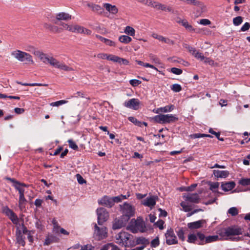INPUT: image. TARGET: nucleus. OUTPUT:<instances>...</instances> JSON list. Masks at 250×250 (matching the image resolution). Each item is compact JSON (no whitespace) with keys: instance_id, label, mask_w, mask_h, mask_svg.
Listing matches in <instances>:
<instances>
[{"instance_id":"680f3d73","label":"nucleus","mask_w":250,"mask_h":250,"mask_svg":"<svg viewBox=\"0 0 250 250\" xmlns=\"http://www.w3.org/2000/svg\"><path fill=\"white\" fill-rule=\"evenodd\" d=\"M197 186V184H193L190 185V186L187 187L185 188V191H192L194 190V188Z\"/></svg>"},{"instance_id":"ea45409f","label":"nucleus","mask_w":250,"mask_h":250,"mask_svg":"<svg viewBox=\"0 0 250 250\" xmlns=\"http://www.w3.org/2000/svg\"><path fill=\"white\" fill-rule=\"evenodd\" d=\"M239 184L243 186H246L250 185V178H242L238 182Z\"/></svg>"},{"instance_id":"864d4df0","label":"nucleus","mask_w":250,"mask_h":250,"mask_svg":"<svg viewBox=\"0 0 250 250\" xmlns=\"http://www.w3.org/2000/svg\"><path fill=\"white\" fill-rule=\"evenodd\" d=\"M170 71L173 74L176 75H180L182 73V70L176 67H172L171 68Z\"/></svg>"},{"instance_id":"6e6d98bb","label":"nucleus","mask_w":250,"mask_h":250,"mask_svg":"<svg viewBox=\"0 0 250 250\" xmlns=\"http://www.w3.org/2000/svg\"><path fill=\"white\" fill-rule=\"evenodd\" d=\"M78 182L80 184H83L86 183V181L83 178L80 174H77L76 175Z\"/></svg>"},{"instance_id":"f8f14e48","label":"nucleus","mask_w":250,"mask_h":250,"mask_svg":"<svg viewBox=\"0 0 250 250\" xmlns=\"http://www.w3.org/2000/svg\"><path fill=\"white\" fill-rule=\"evenodd\" d=\"M166 243L168 245L178 243L177 237L172 229H168L165 234Z\"/></svg>"},{"instance_id":"7c9ffc66","label":"nucleus","mask_w":250,"mask_h":250,"mask_svg":"<svg viewBox=\"0 0 250 250\" xmlns=\"http://www.w3.org/2000/svg\"><path fill=\"white\" fill-rule=\"evenodd\" d=\"M137 244H142L145 247L149 244L148 240L146 239L144 237H138L136 239Z\"/></svg>"},{"instance_id":"4d7b16f0","label":"nucleus","mask_w":250,"mask_h":250,"mask_svg":"<svg viewBox=\"0 0 250 250\" xmlns=\"http://www.w3.org/2000/svg\"><path fill=\"white\" fill-rule=\"evenodd\" d=\"M186 48H187L188 49V51L191 54H192V55H193L194 56L195 55L196 53L198 52V51H197L195 48H193L189 45H187V46H186Z\"/></svg>"},{"instance_id":"393cba45","label":"nucleus","mask_w":250,"mask_h":250,"mask_svg":"<svg viewBox=\"0 0 250 250\" xmlns=\"http://www.w3.org/2000/svg\"><path fill=\"white\" fill-rule=\"evenodd\" d=\"M113 57L112 62H118L120 64L128 65L129 64V61L125 59L115 55H114Z\"/></svg>"},{"instance_id":"338daca9","label":"nucleus","mask_w":250,"mask_h":250,"mask_svg":"<svg viewBox=\"0 0 250 250\" xmlns=\"http://www.w3.org/2000/svg\"><path fill=\"white\" fill-rule=\"evenodd\" d=\"M93 247L91 245H86L83 246H81L80 250H92Z\"/></svg>"},{"instance_id":"20e7f679","label":"nucleus","mask_w":250,"mask_h":250,"mask_svg":"<svg viewBox=\"0 0 250 250\" xmlns=\"http://www.w3.org/2000/svg\"><path fill=\"white\" fill-rule=\"evenodd\" d=\"M11 56L17 60L24 62L26 64H34L32 56L29 53L20 50H15L11 52Z\"/></svg>"},{"instance_id":"69168bd1","label":"nucleus","mask_w":250,"mask_h":250,"mask_svg":"<svg viewBox=\"0 0 250 250\" xmlns=\"http://www.w3.org/2000/svg\"><path fill=\"white\" fill-rule=\"evenodd\" d=\"M250 28V24L249 22H246L241 28L242 31H246L248 30Z\"/></svg>"},{"instance_id":"2f4dec72","label":"nucleus","mask_w":250,"mask_h":250,"mask_svg":"<svg viewBox=\"0 0 250 250\" xmlns=\"http://www.w3.org/2000/svg\"><path fill=\"white\" fill-rule=\"evenodd\" d=\"M119 40L120 42L126 44L129 43L132 41V39L128 36L122 35L119 37Z\"/></svg>"},{"instance_id":"9b49d317","label":"nucleus","mask_w":250,"mask_h":250,"mask_svg":"<svg viewBox=\"0 0 250 250\" xmlns=\"http://www.w3.org/2000/svg\"><path fill=\"white\" fill-rule=\"evenodd\" d=\"M98 215V223L99 225H102L106 221L109 217L108 212L106 209L103 208H100L97 209Z\"/></svg>"},{"instance_id":"4c0bfd02","label":"nucleus","mask_w":250,"mask_h":250,"mask_svg":"<svg viewBox=\"0 0 250 250\" xmlns=\"http://www.w3.org/2000/svg\"><path fill=\"white\" fill-rule=\"evenodd\" d=\"M174 106L173 105L171 104L170 105L166 106L163 107H160V110L161 111V112L166 113V112H170V111H171L172 110H173L174 109Z\"/></svg>"},{"instance_id":"473e14b6","label":"nucleus","mask_w":250,"mask_h":250,"mask_svg":"<svg viewBox=\"0 0 250 250\" xmlns=\"http://www.w3.org/2000/svg\"><path fill=\"white\" fill-rule=\"evenodd\" d=\"M52 223L53 225V232L55 233H58L59 232V229H60L61 228L57 221L54 218L52 221Z\"/></svg>"},{"instance_id":"5fc2aeb1","label":"nucleus","mask_w":250,"mask_h":250,"mask_svg":"<svg viewBox=\"0 0 250 250\" xmlns=\"http://www.w3.org/2000/svg\"><path fill=\"white\" fill-rule=\"evenodd\" d=\"M130 84L133 86H136L141 83V82L139 80L133 79L129 81Z\"/></svg>"},{"instance_id":"603ef678","label":"nucleus","mask_w":250,"mask_h":250,"mask_svg":"<svg viewBox=\"0 0 250 250\" xmlns=\"http://www.w3.org/2000/svg\"><path fill=\"white\" fill-rule=\"evenodd\" d=\"M177 234L180 239H181L183 241L185 240V237L184 236V232L182 229H180L177 231Z\"/></svg>"},{"instance_id":"a19ab883","label":"nucleus","mask_w":250,"mask_h":250,"mask_svg":"<svg viewBox=\"0 0 250 250\" xmlns=\"http://www.w3.org/2000/svg\"><path fill=\"white\" fill-rule=\"evenodd\" d=\"M242 22L243 18L241 16L236 17L233 19V23L236 26L240 25Z\"/></svg>"},{"instance_id":"cd10ccee","label":"nucleus","mask_w":250,"mask_h":250,"mask_svg":"<svg viewBox=\"0 0 250 250\" xmlns=\"http://www.w3.org/2000/svg\"><path fill=\"white\" fill-rule=\"evenodd\" d=\"M187 241L190 243L197 244V242H198L197 233L196 234H189Z\"/></svg>"},{"instance_id":"a878e982","label":"nucleus","mask_w":250,"mask_h":250,"mask_svg":"<svg viewBox=\"0 0 250 250\" xmlns=\"http://www.w3.org/2000/svg\"><path fill=\"white\" fill-rule=\"evenodd\" d=\"M164 123H170L172 122H175L178 121V118L175 117L174 115L170 114H164Z\"/></svg>"},{"instance_id":"052dcab7","label":"nucleus","mask_w":250,"mask_h":250,"mask_svg":"<svg viewBox=\"0 0 250 250\" xmlns=\"http://www.w3.org/2000/svg\"><path fill=\"white\" fill-rule=\"evenodd\" d=\"M219 185V184L218 182L211 183L210 185V189L215 192V189H216L218 188Z\"/></svg>"},{"instance_id":"09e8293b","label":"nucleus","mask_w":250,"mask_h":250,"mask_svg":"<svg viewBox=\"0 0 250 250\" xmlns=\"http://www.w3.org/2000/svg\"><path fill=\"white\" fill-rule=\"evenodd\" d=\"M149 57L150 59L153 62H154L156 63H160V60L158 58H157L155 55L153 54H150L149 55Z\"/></svg>"},{"instance_id":"f03ea898","label":"nucleus","mask_w":250,"mask_h":250,"mask_svg":"<svg viewBox=\"0 0 250 250\" xmlns=\"http://www.w3.org/2000/svg\"><path fill=\"white\" fill-rule=\"evenodd\" d=\"M34 54L38 57L41 61L45 63H49L53 67L65 71H72L74 69L67 65L62 62H60L52 57H48L46 54L42 52L35 51Z\"/></svg>"},{"instance_id":"6ab92c4d","label":"nucleus","mask_w":250,"mask_h":250,"mask_svg":"<svg viewBox=\"0 0 250 250\" xmlns=\"http://www.w3.org/2000/svg\"><path fill=\"white\" fill-rule=\"evenodd\" d=\"M87 6L90 8L92 11L96 12L98 14H102L104 13L103 8L99 4L93 3H88Z\"/></svg>"},{"instance_id":"1a4fd4ad","label":"nucleus","mask_w":250,"mask_h":250,"mask_svg":"<svg viewBox=\"0 0 250 250\" xmlns=\"http://www.w3.org/2000/svg\"><path fill=\"white\" fill-rule=\"evenodd\" d=\"M120 207L123 210L124 217L125 219L128 220L130 217L134 214V208L130 204L125 203L123 205H120Z\"/></svg>"},{"instance_id":"58836bf2","label":"nucleus","mask_w":250,"mask_h":250,"mask_svg":"<svg viewBox=\"0 0 250 250\" xmlns=\"http://www.w3.org/2000/svg\"><path fill=\"white\" fill-rule=\"evenodd\" d=\"M200 10V14L207 12L206 6L201 1H199V4L196 5Z\"/></svg>"},{"instance_id":"7ed1b4c3","label":"nucleus","mask_w":250,"mask_h":250,"mask_svg":"<svg viewBox=\"0 0 250 250\" xmlns=\"http://www.w3.org/2000/svg\"><path fill=\"white\" fill-rule=\"evenodd\" d=\"M127 229L133 233L138 231L144 232L146 230L145 222L142 218L138 217L136 220L132 219Z\"/></svg>"},{"instance_id":"f704fd0d","label":"nucleus","mask_w":250,"mask_h":250,"mask_svg":"<svg viewBox=\"0 0 250 250\" xmlns=\"http://www.w3.org/2000/svg\"><path fill=\"white\" fill-rule=\"evenodd\" d=\"M154 121L159 124H165L164 123V114H160L156 115L154 117Z\"/></svg>"},{"instance_id":"2eb2a0df","label":"nucleus","mask_w":250,"mask_h":250,"mask_svg":"<svg viewBox=\"0 0 250 250\" xmlns=\"http://www.w3.org/2000/svg\"><path fill=\"white\" fill-rule=\"evenodd\" d=\"M183 198L185 201L192 203L197 204L200 201V196L196 193L185 194Z\"/></svg>"},{"instance_id":"423d86ee","label":"nucleus","mask_w":250,"mask_h":250,"mask_svg":"<svg viewBox=\"0 0 250 250\" xmlns=\"http://www.w3.org/2000/svg\"><path fill=\"white\" fill-rule=\"evenodd\" d=\"M197 236L198 242H197V244L199 245H204L208 243L215 242L219 239L218 235H209L206 236L201 232H197Z\"/></svg>"},{"instance_id":"39448f33","label":"nucleus","mask_w":250,"mask_h":250,"mask_svg":"<svg viewBox=\"0 0 250 250\" xmlns=\"http://www.w3.org/2000/svg\"><path fill=\"white\" fill-rule=\"evenodd\" d=\"M72 19V16L65 12H60L51 16L49 19V23L53 25H59L62 21H69Z\"/></svg>"},{"instance_id":"bf43d9fd","label":"nucleus","mask_w":250,"mask_h":250,"mask_svg":"<svg viewBox=\"0 0 250 250\" xmlns=\"http://www.w3.org/2000/svg\"><path fill=\"white\" fill-rule=\"evenodd\" d=\"M199 23L204 25H209L211 23V21L206 19H203L200 20Z\"/></svg>"},{"instance_id":"a211bd4d","label":"nucleus","mask_w":250,"mask_h":250,"mask_svg":"<svg viewBox=\"0 0 250 250\" xmlns=\"http://www.w3.org/2000/svg\"><path fill=\"white\" fill-rule=\"evenodd\" d=\"M104 8L112 15H116L119 11L118 8L115 5H112L109 3H104L103 4Z\"/></svg>"},{"instance_id":"0e129e2a","label":"nucleus","mask_w":250,"mask_h":250,"mask_svg":"<svg viewBox=\"0 0 250 250\" xmlns=\"http://www.w3.org/2000/svg\"><path fill=\"white\" fill-rule=\"evenodd\" d=\"M164 224V221L162 220H159L158 221L155 225L158 227L160 229H164L163 225Z\"/></svg>"},{"instance_id":"9d476101","label":"nucleus","mask_w":250,"mask_h":250,"mask_svg":"<svg viewBox=\"0 0 250 250\" xmlns=\"http://www.w3.org/2000/svg\"><path fill=\"white\" fill-rule=\"evenodd\" d=\"M132 235L126 232L121 231L116 236L117 243L120 245L126 246L128 243L127 241L130 239Z\"/></svg>"},{"instance_id":"4be33fe9","label":"nucleus","mask_w":250,"mask_h":250,"mask_svg":"<svg viewBox=\"0 0 250 250\" xmlns=\"http://www.w3.org/2000/svg\"><path fill=\"white\" fill-rule=\"evenodd\" d=\"M235 186V183L233 181L227 182L226 183H222L221 188L225 191H229L233 189Z\"/></svg>"},{"instance_id":"3c124183","label":"nucleus","mask_w":250,"mask_h":250,"mask_svg":"<svg viewBox=\"0 0 250 250\" xmlns=\"http://www.w3.org/2000/svg\"><path fill=\"white\" fill-rule=\"evenodd\" d=\"M159 240L158 237H156V238L152 240L151 242L150 245L152 248H156L159 245Z\"/></svg>"},{"instance_id":"37998d69","label":"nucleus","mask_w":250,"mask_h":250,"mask_svg":"<svg viewBox=\"0 0 250 250\" xmlns=\"http://www.w3.org/2000/svg\"><path fill=\"white\" fill-rule=\"evenodd\" d=\"M68 103L67 101L66 100H60L55 102H53L50 104V105L52 106H59L63 104H65Z\"/></svg>"},{"instance_id":"49530a36","label":"nucleus","mask_w":250,"mask_h":250,"mask_svg":"<svg viewBox=\"0 0 250 250\" xmlns=\"http://www.w3.org/2000/svg\"><path fill=\"white\" fill-rule=\"evenodd\" d=\"M68 143L70 148L75 150L78 149V146L72 140H68Z\"/></svg>"},{"instance_id":"e2e57ef3","label":"nucleus","mask_w":250,"mask_h":250,"mask_svg":"<svg viewBox=\"0 0 250 250\" xmlns=\"http://www.w3.org/2000/svg\"><path fill=\"white\" fill-rule=\"evenodd\" d=\"M3 212L8 217H9L14 213V212L11 209L7 207H6L3 209Z\"/></svg>"},{"instance_id":"f3484780","label":"nucleus","mask_w":250,"mask_h":250,"mask_svg":"<svg viewBox=\"0 0 250 250\" xmlns=\"http://www.w3.org/2000/svg\"><path fill=\"white\" fill-rule=\"evenodd\" d=\"M98 203L101 205L104 206L108 208H111L114 205V201L113 200L112 198L104 196L98 201Z\"/></svg>"},{"instance_id":"4468645a","label":"nucleus","mask_w":250,"mask_h":250,"mask_svg":"<svg viewBox=\"0 0 250 250\" xmlns=\"http://www.w3.org/2000/svg\"><path fill=\"white\" fill-rule=\"evenodd\" d=\"M140 103L138 99L133 98L127 101H125L124 103L125 106L133 109L134 110H137L139 108Z\"/></svg>"},{"instance_id":"774afa93","label":"nucleus","mask_w":250,"mask_h":250,"mask_svg":"<svg viewBox=\"0 0 250 250\" xmlns=\"http://www.w3.org/2000/svg\"><path fill=\"white\" fill-rule=\"evenodd\" d=\"M109 250H120V249L116 245L112 243H109Z\"/></svg>"},{"instance_id":"ddd939ff","label":"nucleus","mask_w":250,"mask_h":250,"mask_svg":"<svg viewBox=\"0 0 250 250\" xmlns=\"http://www.w3.org/2000/svg\"><path fill=\"white\" fill-rule=\"evenodd\" d=\"M94 229V234L97 236L99 240L104 239L106 237L107 232L106 228H100L95 224Z\"/></svg>"},{"instance_id":"13d9d810","label":"nucleus","mask_w":250,"mask_h":250,"mask_svg":"<svg viewBox=\"0 0 250 250\" xmlns=\"http://www.w3.org/2000/svg\"><path fill=\"white\" fill-rule=\"evenodd\" d=\"M104 42L107 45L110 46H115L116 45L115 42H114L106 38Z\"/></svg>"},{"instance_id":"79ce46f5","label":"nucleus","mask_w":250,"mask_h":250,"mask_svg":"<svg viewBox=\"0 0 250 250\" xmlns=\"http://www.w3.org/2000/svg\"><path fill=\"white\" fill-rule=\"evenodd\" d=\"M228 213L231 216H236L238 214V210L236 207L230 208L228 211Z\"/></svg>"},{"instance_id":"c756f323","label":"nucleus","mask_w":250,"mask_h":250,"mask_svg":"<svg viewBox=\"0 0 250 250\" xmlns=\"http://www.w3.org/2000/svg\"><path fill=\"white\" fill-rule=\"evenodd\" d=\"M114 55H108L106 53H99L97 55V57L101 59H107L112 61Z\"/></svg>"},{"instance_id":"8fccbe9b","label":"nucleus","mask_w":250,"mask_h":250,"mask_svg":"<svg viewBox=\"0 0 250 250\" xmlns=\"http://www.w3.org/2000/svg\"><path fill=\"white\" fill-rule=\"evenodd\" d=\"M152 37L154 38V39H157L160 42H164V41L165 39V37H163V36L158 35L156 33H153L152 34Z\"/></svg>"},{"instance_id":"5701e85b","label":"nucleus","mask_w":250,"mask_h":250,"mask_svg":"<svg viewBox=\"0 0 250 250\" xmlns=\"http://www.w3.org/2000/svg\"><path fill=\"white\" fill-rule=\"evenodd\" d=\"M59 238L53 235H48L45 239L44 243V245H49L53 243L58 242Z\"/></svg>"},{"instance_id":"b1692460","label":"nucleus","mask_w":250,"mask_h":250,"mask_svg":"<svg viewBox=\"0 0 250 250\" xmlns=\"http://www.w3.org/2000/svg\"><path fill=\"white\" fill-rule=\"evenodd\" d=\"M213 174L218 178H226L229 175V172L227 170H214Z\"/></svg>"},{"instance_id":"72a5a7b5","label":"nucleus","mask_w":250,"mask_h":250,"mask_svg":"<svg viewBox=\"0 0 250 250\" xmlns=\"http://www.w3.org/2000/svg\"><path fill=\"white\" fill-rule=\"evenodd\" d=\"M125 33L131 36H134L135 35V30L131 26H127L125 29Z\"/></svg>"},{"instance_id":"f257e3e1","label":"nucleus","mask_w":250,"mask_h":250,"mask_svg":"<svg viewBox=\"0 0 250 250\" xmlns=\"http://www.w3.org/2000/svg\"><path fill=\"white\" fill-rule=\"evenodd\" d=\"M60 26V27H58L57 25L47 22H44L43 24V28L46 30L53 34H59L63 30L81 34L83 32V26L78 24H68L65 22H61Z\"/></svg>"},{"instance_id":"aec40b11","label":"nucleus","mask_w":250,"mask_h":250,"mask_svg":"<svg viewBox=\"0 0 250 250\" xmlns=\"http://www.w3.org/2000/svg\"><path fill=\"white\" fill-rule=\"evenodd\" d=\"M205 222L204 220H200L196 222L189 223L188 227L190 229H197L202 227L203 224Z\"/></svg>"},{"instance_id":"a18cd8bd","label":"nucleus","mask_w":250,"mask_h":250,"mask_svg":"<svg viewBox=\"0 0 250 250\" xmlns=\"http://www.w3.org/2000/svg\"><path fill=\"white\" fill-rule=\"evenodd\" d=\"M9 218L14 224L17 225L19 223L18 217L14 212Z\"/></svg>"},{"instance_id":"412c9836","label":"nucleus","mask_w":250,"mask_h":250,"mask_svg":"<svg viewBox=\"0 0 250 250\" xmlns=\"http://www.w3.org/2000/svg\"><path fill=\"white\" fill-rule=\"evenodd\" d=\"M156 198L155 196H152L146 199L143 202V205L148 207H152L156 204Z\"/></svg>"},{"instance_id":"bb28decb","label":"nucleus","mask_w":250,"mask_h":250,"mask_svg":"<svg viewBox=\"0 0 250 250\" xmlns=\"http://www.w3.org/2000/svg\"><path fill=\"white\" fill-rule=\"evenodd\" d=\"M16 239L19 244L22 246L25 245V242L24 240V238L23 237L21 231L20 230L16 231Z\"/></svg>"},{"instance_id":"e433bc0d","label":"nucleus","mask_w":250,"mask_h":250,"mask_svg":"<svg viewBox=\"0 0 250 250\" xmlns=\"http://www.w3.org/2000/svg\"><path fill=\"white\" fill-rule=\"evenodd\" d=\"M158 10H161L162 11H167L168 12L172 11V9L170 6H167L165 4L159 3Z\"/></svg>"},{"instance_id":"6e6552de","label":"nucleus","mask_w":250,"mask_h":250,"mask_svg":"<svg viewBox=\"0 0 250 250\" xmlns=\"http://www.w3.org/2000/svg\"><path fill=\"white\" fill-rule=\"evenodd\" d=\"M242 233V230L240 227L232 226L224 229L221 231V235L223 236H229L231 235H238Z\"/></svg>"},{"instance_id":"c85d7f7f","label":"nucleus","mask_w":250,"mask_h":250,"mask_svg":"<svg viewBox=\"0 0 250 250\" xmlns=\"http://www.w3.org/2000/svg\"><path fill=\"white\" fill-rule=\"evenodd\" d=\"M182 25L189 31H195V29L190 24L187 20L183 19L182 21Z\"/></svg>"},{"instance_id":"dca6fc26","label":"nucleus","mask_w":250,"mask_h":250,"mask_svg":"<svg viewBox=\"0 0 250 250\" xmlns=\"http://www.w3.org/2000/svg\"><path fill=\"white\" fill-rule=\"evenodd\" d=\"M127 221L128 220L125 219L124 217L118 219L116 218L113 221L112 229L115 230L122 228L125 225Z\"/></svg>"},{"instance_id":"0eeeda50","label":"nucleus","mask_w":250,"mask_h":250,"mask_svg":"<svg viewBox=\"0 0 250 250\" xmlns=\"http://www.w3.org/2000/svg\"><path fill=\"white\" fill-rule=\"evenodd\" d=\"M7 179L8 180H9L11 182L13 183L14 186L15 188L19 191V194H20V197H19V207L20 208H22L23 207L24 205L25 204V202H26V200L24 197V189L20 187V182L16 181L14 179H12L11 178H7Z\"/></svg>"},{"instance_id":"c9c22d12","label":"nucleus","mask_w":250,"mask_h":250,"mask_svg":"<svg viewBox=\"0 0 250 250\" xmlns=\"http://www.w3.org/2000/svg\"><path fill=\"white\" fill-rule=\"evenodd\" d=\"M190 137L191 138H194V139L199 138H201V137H210V138H212V136L211 135H210L206 134H201V133L192 134L190 135Z\"/></svg>"},{"instance_id":"c03bdc74","label":"nucleus","mask_w":250,"mask_h":250,"mask_svg":"<svg viewBox=\"0 0 250 250\" xmlns=\"http://www.w3.org/2000/svg\"><path fill=\"white\" fill-rule=\"evenodd\" d=\"M171 89L175 92H178L182 90V87L179 84H173L171 86Z\"/></svg>"},{"instance_id":"de8ad7c7","label":"nucleus","mask_w":250,"mask_h":250,"mask_svg":"<svg viewBox=\"0 0 250 250\" xmlns=\"http://www.w3.org/2000/svg\"><path fill=\"white\" fill-rule=\"evenodd\" d=\"M180 205L183 208V209L185 212H189L191 210L190 206L186 205V203L184 202H182L180 203Z\"/></svg>"}]
</instances>
